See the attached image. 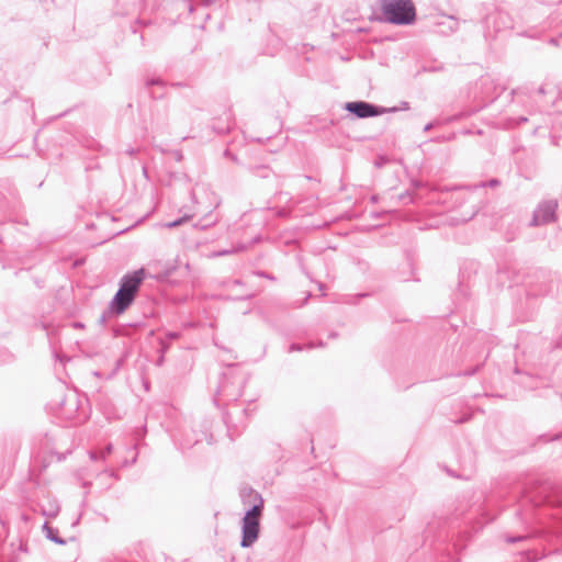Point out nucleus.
<instances>
[{
    "label": "nucleus",
    "mask_w": 562,
    "mask_h": 562,
    "mask_svg": "<svg viewBox=\"0 0 562 562\" xmlns=\"http://www.w3.org/2000/svg\"><path fill=\"white\" fill-rule=\"evenodd\" d=\"M144 278L145 270L143 268L122 278L121 286L111 303L116 314H122L133 303Z\"/></svg>",
    "instance_id": "f257e3e1"
},
{
    "label": "nucleus",
    "mask_w": 562,
    "mask_h": 562,
    "mask_svg": "<svg viewBox=\"0 0 562 562\" xmlns=\"http://www.w3.org/2000/svg\"><path fill=\"white\" fill-rule=\"evenodd\" d=\"M380 19L393 24H411L416 18L412 0H380Z\"/></svg>",
    "instance_id": "f03ea898"
},
{
    "label": "nucleus",
    "mask_w": 562,
    "mask_h": 562,
    "mask_svg": "<svg viewBox=\"0 0 562 562\" xmlns=\"http://www.w3.org/2000/svg\"><path fill=\"white\" fill-rule=\"evenodd\" d=\"M263 507V501L259 497V504L255 505L243 520V547L251 546L259 535V519Z\"/></svg>",
    "instance_id": "7ed1b4c3"
},
{
    "label": "nucleus",
    "mask_w": 562,
    "mask_h": 562,
    "mask_svg": "<svg viewBox=\"0 0 562 562\" xmlns=\"http://www.w3.org/2000/svg\"><path fill=\"white\" fill-rule=\"evenodd\" d=\"M346 109L359 117H368L378 114L376 110L366 102H350L347 103Z\"/></svg>",
    "instance_id": "20e7f679"
},
{
    "label": "nucleus",
    "mask_w": 562,
    "mask_h": 562,
    "mask_svg": "<svg viewBox=\"0 0 562 562\" xmlns=\"http://www.w3.org/2000/svg\"><path fill=\"white\" fill-rule=\"evenodd\" d=\"M554 217V205H547L539 209L533 217V224L540 225L552 221Z\"/></svg>",
    "instance_id": "39448f33"
},
{
    "label": "nucleus",
    "mask_w": 562,
    "mask_h": 562,
    "mask_svg": "<svg viewBox=\"0 0 562 562\" xmlns=\"http://www.w3.org/2000/svg\"><path fill=\"white\" fill-rule=\"evenodd\" d=\"M183 221H186V218H181V220H179L177 222H170V223L166 224V226L167 227H175L177 225H180Z\"/></svg>",
    "instance_id": "423d86ee"
}]
</instances>
